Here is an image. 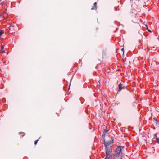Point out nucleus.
Listing matches in <instances>:
<instances>
[{
	"mask_svg": "<svg viewBox=\"0 0 159 159\" xmlns=\"http://www.w3.org/2000/svg\"><path fill=\"white\" fill-rule=\"evenodd\" d=\"M109 140L106 139H104V143L107 148L106 151V157L105 159H122L124 154L123 153L124 147L118 146L115 150V153L111 156L110 154L112 152L111 145L113 143V140L109 138Z\"/></svg>",
	"mask_w": 159,
	"mask_h": 159,
	"instance_id": "1",
	"label": "nucleus"
},
{
	"mask_svg": "<svg viewBox=\"0 0 159 159\" xmlns=\"http://www.w3.org/2000/svg\"><path fill=\"white\" fill-rule=\"evenodd\" d=\"M9 31H12L14 30L15 27L13 26H10L8 28Z\"/></svg>",
	"mask_w": 159,
	"mask_h": 159,
	"instance_id": "2",
	"label": "nucleus"
},
{
	"mask_svg": "<svg viewBox=\"0 0 159 159\" xmlns=\"http://www.w3.org/2000/svg\"><path fill=\"white\" fill-rule=\"evenodd\" d=\"M122 84L120 83L118 85V91H121L122 89H123V87H122Z\"/></svg>",
	"mask_w": 159,
	"mask_h": 159,
	"instance_id": "3",
	"label": "nucleus"
},
{
	"mask_svg": "<svg viewBox=\"0 0 159 159\" xmlns=\"http://www.w3.org/2000/svg\"><path fill=\"white\" fill-rule=\"evenodd\" d=\"M97 9V3L95 2L93 6L92 7V8L91 9V10H96Z\"/></svg>",
	"mask_w": 159,
	"mask_h": 159,
	"instance_id": "4",
	"label": "nucleus"
},
{
	"mask_svg": "<svg viewBox=\"0 0 159 159\" xmlns=\"http://www.w3.org/2000/svg\"><path fill=\"white\" fill-rule=\"evenodd\" d=\"M19 134L20 135L21 137H23L25 134L23 132H20Z\"/></svg>",
	"mask_w": 159,
	"mask_h": 159,
	"instance_id": "5",
	"label": "nucleus"
},
{
	"mask_svg": "<svg viewBox=\"0 0 159 159\" xmlns=\"http://www.w3.org/2000/svg\"><path fill=\"white\" fill-rule=\"evenodd\" d=\"M0 52L1 53H4L5 52V51L4 50V49H1Z\"/></svg>",
	"mask_w": 159,
	"mask_h": 159,
	"instance_id": "6",
	"label": "nucleus"
},
{
	"mask_svg": "<svg viewBox=\"0 0 159 159\" xmlns=\"http://www.w3.org/2000/svg\"><path fill=\"white\" fill-rule=\"evenodd\" d=\"M155 138V139L158 140H159V138H157V134H155L154 137V138Z\"/></svg>",
	"mask_w": 159,
	"mask_h": 159,
	"instance_id": "7",
	"label": "nucleus"
},
{
	"mask_svg": "<svg viewBox=\"0 0 159 159\" xmlns=\"http://www.w3.org/2000/svg\"><path fill=\"white\" fill-rule=\"evenodd\" d=\"M3 31L2 30H0V35H2L3 34Z\"/></svg>",
	"mask_w": 159,
	"mask_h": 159,
	"instance_id": "8",
	"label": "nucleus"
},
{
	"mask_svg": "<svg viewBox=\"0 0 159 159\" xmlns=\"http://www.w3.org/2000/svg\"><path fill=\"white\" fill-rule=\"evenodd\" d=\"M39 139H40V138H39L37 140L35 141V142H34V144L35 145L37 144V142H38V141L39 140Z\"/></svg>",
	"mask_w": 159,
	"mask_h": 159,
	"instance_id": "9",
	"label": "nucleus"
},
{
	"mask_svg": "<svg viewBox=\"0 0 159 159\" xmlns=\"http://www.w3.org/2000/svg\"><path fill=\"white\" fill-rule=\"evenodd\" d=\"M4 45L1 46V49H4Z\"/></svg>",
	"mask_w": 159,
	"mask_h": 159,
	"instance_id": "10",
	"label": "nucleus"
},
{
	"mask_svg": "<svg viewBox=\"0 0 159 159\" xmlns=\"http://www.w3.org/2000/svg\"><path fill=\"white\" fill-rule=\"evenodd\" d=\"M153 119L155 121H156L157 122V120L155 118H154Z\"/></svg>",
	"mask_w": 159,
	"mask_h": 159,
	"instance_id": "11",
	"label": "nucleus"
},
{
	"mask_svg": "<svg viewBox=\"0 0 159 159\" xmlns=\"http://www.w3.org/2000/svg\"><path fill=\"white\" fill-rule=\"evenodd\" d=\"M121 50L124 53V48H122L121 49Z\"/></svg>",
	"mask_w": 159,
	"mask_h": 159,
	"instance_id": "12",
	"label": "nucleus"
},
{
	"mask_svg": "<svg viewBox=\"0 0 159 159\" xmlns=\"http://www.w3.org/2000/svg\"><path fill=\"white\" fill-rule=\"evenodd\" d=\"M148 31H149V32H151V31L150 30H149L148 29Z\"/></svg>",
	"mask_w": 159,
	"mask_h": 159,
	"instance_id": "13",
	"label": "nucleus"
},
{
	"mask_svg": "<svg viewBox=\"0 0 159 159\" xmlns=\"http://www.w3.org/2000/svg\"><path fill=\"white\" fill-rule=\"evenodd\" d=\"M70 87V86H69V87Z\"/></svg>",
	"mask_w": 159,
	"mask_h": 159,
	"instance_id": "14",
	"label": "nucleus"
}]
</instances>
